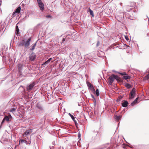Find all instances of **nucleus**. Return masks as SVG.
<instances>
[{
  "mask_svg": "<svg viewBox=\"0 0 149 149\" xmlns=\"http://www.w3.org/2000/svg\"><path fill=\"white\" fill-rule=\"evenodd\" d=\"M31 40V38H29L25 42L24 39L20 40L17 43V45L19 47H21L24 46L26 48H28L30 45V42Z\"/></svg>",
  "mask_w": 149,
  "mask_h": 149,
  "instance_id": "f257e3e1",
  "label": "nucleus"
},
{
  "mask_svg": "<svg viewBox=\"0 0 149 149\" xmlns=\"http://www.w3.org/2000/svg\"><path fill=\"white\" fill-rule=\"evenodd\" d=\"M115 79H116L117 81H120V79L117 75L114 74H112L109 76L108 79L109 84L111 85L114 81Z\"/></svg>",
  "mask_w": 149,
  "mask_h": 149,
  "instance_id": "f03ea898",
  "label": "nucleus"
},
{
  "mask_svg": "<svg viewBox=\"0 0 149 149\" xmlns=\"http://www.w3.org/2000/svg\"><path fill=\"white\" fill-rule=\"evenodd\" d=\"M36 113L37 114H40L44 111V109L43 106L39 103H37L36 105Z\"/></svg>",
  "mask_w": 149,
  "mask_h": 149,
  "instance_id": "7ed1b4c3",
  "label": "nucleus"
},
{
  "mask_svg": "<svg viewBox=\"0 0 149 149\" xmlns=\"http://www.w3.org/2000/svg\"><path fill=\"white\" fill-rule=\"evenodd\" d=\"M136 94V89L135 88H133L130 93L129 99L130 100H132L134 99Z\"/></svg>",
  "mask_w": 149,
  "mask_h": 149,
  "instance_id": "20e7f679",
  "label": "nucleus"
},
{
  "mask_svg": "<svg viewBox=\"0 0 149 149\" xmlns=\"http://www.w3.org/2000/svg\"><path fill=\"white\" fill-rule=\"evenodd\" d=\"M23 67L24 65L21 63L19 64L18 65V71L19 72V74L21 75H22L25 76L26 75V73H27V72L25 70L24 71L25 72L26 74H22V71L23 69Z\"/></svg>",
  "mask_w": 149,
  "mask_h": 149,
  "instance_id": "39448f33",
  "label": "nucleus"
},
{
  "mask_svg": "<svg viewBox=\"0 0 149 149\" xmlns=\"http://www.w3.org/2000/svg\"><path fill=\"white\" fill-rule=\"evenodd\" d=\"M38 6L40 10L42 11L44 10V5L41 0H37Z\"/></svg>",
  "mask_w": 149,
  "mask_h": 149,
  "instance_id": "423d86ee",
  "label": "nucleus"
},
{
  "mask_svg": "<svg viewBox=\"0 0 149 149\" xmlns=\"http://www.w3.org/2000/svg\"><path fill=\"white\" fill-rule=\"evenodd\" d=\"M131 3L132 4V5H128L125 6V8L127 11L128 12L130 11L133 7H134L135 4V3L134 2H132Z\"/></svg>",
  "mask_w": 149,
  "mask_h": 149,
  "instance_id": "0eeeda50",
  "label": "nucleus"
},
{
  "mask_svg": "<svg viewBox=\"0 0 149 149\" xmlns=\"http://www.w3.org/2000/svg\"><path fill=\"white\" fill-rule=\"evenodd\" d=\"M12 117L10 114H9L8 116L5 115L4 116V120L8 122L10 120V119H12Z\"/></svg>",
  "mask_w": 149,
  "mask_h": 149,
  "instance_id": "6e6552de",
  "label": "nucleus"
},
{
  "mask_svg": "<svg viewBox=\"0 0 149 149\" xmlns=\"http://www.w3.org/2000/svg\"><path fill=\"white\" fill-rule=\"evenodd\" d=\"M35 85V83L34 82H32L29 85L27 86L26 89L28 91H30L32 89L33 87Z\"/></svg>",
  "mask_w": 149,
  "mask_h": 149,
  "instance_id": "1a4fd4ad",
  "label": "nucleus"
},
{
  "mask_svg": "<svg viewBox=\"0 0 149 149\" xmlns=\"http://www.w3.org/2000/svg\"><path fill=\"white\" fill-rule=\"evenodd\" d=\"M31 141L30 140H29L28 141L26 140H24L23 139H21L19 141V144H21V143H25L26 144H30L31 143Z\"/></svg>",
  "mask_w": 149,
  "mask_h": 149,
  "instance_id": "9d476101",
  "label": "nucleus"
},
{
  "mask_svg": "<svg viewBox=\"0 0 149 149\" xmlns=\"http://www.w3.org/2000/svg\"><path fill=\"white\" fill-rule=\"evenodd\" d=\"M29 58L30 60L32 61H33L36 58V55L33 52L30 55Z\"/></svg>",
  "mask_w": 149,
  "mask_h": 149,
  "instance_id": "9b49d317",
  "label": "nucleus"
},
{
  "mask_svg": "<svg viewBox=\"0 0 149 149\" xmlns=\"http://www.w3.org/2000/svg\"><path fill=\"white\" fill-rule=\"evenodd\" d=\"M33 131L32 129H31L27 130L25 132L24 134H23V136H24V135L27 136L30 134Z\"/></svg>",
  "mask_w": 149,
  "mask_h": 149,
  "instance_id": "f8f14e48",
  "label": "nucleus"
},
{
  "mask_svg": "<svg viewBox=\"0 0 149 149\" xmlns=\"http://www.w3.org/2000/svg\"><path fill=\"white\" fill-rule=\"evenodd\" d=\"M128 104V102L127 101H123L122 103V105L123 107H126L127 106Z\"/></svg>",
  "mask_w": 149,
  "mask_h": 149,
  "instance_id": "ddd939ff",
  "label": "nucleus"
},
{
  "mask_svg": "<svg viewBox=\"0 0 149 149\" xmlns=\"http://www.w3.org/2000/svg\"><path fill=\"white\" fill-rule=\"evenodd\" d=\"M122 117L121 116H118L117 115H114V118L117 121H118L119 120L121 119Z\"/></svg>",
  "mask_w": 149,
  "mask_h": 149,
  "instance_id": "4468645a",
  "label": "nucleus"
},
{
  "mask_svg": "<svg viewBox=\"0 0 149 149\" xmlns=\"http://www.w3.org/2000/svg\"><path fill=\"white\" fill-rule=\"evenodd\" d=\"M88 12L90 13V15H91L93 17H94V15L93 11L90 9V8H88Z\"/></svg>",
  "mask_w": 149,
  "mask_h": 149,
  "instance_id": "2eb2a0df",
  "label": "nucleus"
},
{
  "mask_svg": "<svg viewBox=\"0 0 149 149\" xmlns=\"http://www.w3.org/2000/svg\"><path fill=\"white\" fill-rule=\"evenodd\" d=\"M139 97H137L133 102H132L131 104L132 106H134L136 103H137V100L138 99Z\"/></svg>",
  "mask_w": 149,
  "mask_h": 149,
  "instance_id": "dca6fc26",
  "label": "nucleus"
},
{
  "mask_svg": "<svg viewBox=\"0 0 149 149\" xmlns=\"http://www.w3.org/2000/svg\"><path fill=\"white\" fill-rule=\"evenodd\" d=\"M21 9V8L20 6L18 7L16 9L15 11L17 13H19L20 12V10Z\"/></svg>",
  "mask_w": 149,
  "mask_h": 149,
  "instance_id": "f3484780",
  "label": "nucleus"
},
{
  "mask_svg": "<svg viewBox=\"0 0 149 149\" xmlns=\"http://www.w3.org/2000/svg\"><path fill=\"white\" fill-rule=\"evenodd\" d=\"M37 41H36L35 43L33 45L32 47V48L30 49V50L31 51H33L35 48L36 46L37 43Z\"/></svg>",
  "mask_w": 149,
  "mask_h": 149,
  "instance_id": "a211bd4d",
  "label": "nucleus"
},
{
  "mask_svg": "<svg viewBox=\"0 0 149 149\" xmlns=\"http://www.w3.org/2000/svg\"><path fill=\"white\" fill-rule=\"evenodd\" d=\"M131 77L130 76L125 75L123 77V78L125 80H127L128 79H130Z\"/></svg>",
  "mask_w": 149,
  "mask_h": 149,
  "instance_id": "6ab92c4d",
  "label": "nucleus"
},
{
  "mask_svg": "<svg viewBox=\"0 0 149 149\" xmlns=\"http://www.w3.org/2000/svg\"><path fill=\"white\" fill-rule=\"evenodd\" d=\"M52 59V58H50L49 59H48L47 61H46L44 64H47L49 63L50 61Z\"/></svg>",
  "mask_w": 149,
  "mask_h": 149,
  "instance_id": "aec40b11",
  "label": "nucleus"
},
{
  "mask_svg": "<svg viewBox=\"0 0 149 149\" xmlns=\"http://www.w3.org/2000/svg\"><path fill=\"white\" fill-rule=\"evenodd\" d=\"M149 79V74H147L143 78V80H147Z\"/></svg>",
  "mask_w": 149,
  "mask_h": 149,
  "instance_id": "412c9836",
  "label": "nucleus"
},
{
  "mask_svg": "<svg viewBox=\"0 0 149 149\" xmlns=\"http://www.w3.org/2000/svg\"><path fill=\"white\" fill-rule=\"evenodd\" d=\"M125 86L128 88H130L131 87V85L129 84L126 83L125 84Z\"/></svg>",
  "mask_w": 149,
  "mask_h": 149,
  "instance_id": "4be33fe9",
  "label": "nucleus"
},
{
  "mask_svg": "<svg viewBox=\"0 0 149 149\" xmlns=\"http://www.w3.org/2000/svg\"><path fill=\"white\" fill-rule=\"evenodd\" d=\"M95 93L96 95L97 96H98L99 95V91L98 89H96V91L95 92Z\"/></svg>",
  "mask_w": 149,
  "mask_h": 149,
  "instance_id": "5701e85b",
  "label": "nucleus"
},
{
  "mask_svg": "<svg viewBox=\"0 0 149 149\" xmlns=\"http://www.w3.org/2000/svg\"><path fill=\"white\" fill-rule=\"evenodd\" d=\"M69 115L71 117L72 119V120L74 121H75V117H74L73 115L70 114V113H69Z\"/></svg>",
  "mask_w": 149,
  "mask_h": 149,
  "instance_id": "b1692460",
  "label": "nucleus"
},
{
  "mask_svg": "<svg viewBox=\"0 0 149 149\" xmlns=\"http://www.w3.org/2000/svg\"><path fill=\"white\" fill-rule=\"evenodd\" d=\"M118 74H120L121 75H124L125 76L127 74L126 72H118Z\"/></svg>",
  "mask_w": 149,
  "mask_h": 149,
  "instance_id": "393cba45",
  "label": "nucleus"
},
{
  "mask_svg": "<svg viewBox=\"0 0 149 149\" xmlns=\"http://www.w3.org/2000/svg\"><path fill=\"white\" fill-rule=\"evenodd\" d=\"M16 14H17V13L14 11L12 14L13 17H15L16 15Z\"/></svg>",
  "mask_w": 149,
  "mask_h": 149,
  "instance_id": "a878e982",
  "label": "nucleus"
},
{
  "mask_svg": "<svg viewBox=\"0 0 149 149\" xmlns=\"http://www.w3.org/2000/svg\"><path fill=\"white\" fill-rule=\"evenodd\" d=\"M91 96L94 99V103L95 104H96V101L95 99V98L94 96L93 95L91 94Z\"/></svg>",
  "mask_w": 149,
  "mask_h": 149,
  "instance_id": "bb28decb",
  "label": "nucleus"
},
{
  "mask_svg": "<svg viewBox=\"0 0 149 149\" xmlns=\"http://www.w3.org/2000/svg\"><path fill=\"white\" fill-rule=\"evenodd\" d=\"M16 31L17 32V33H18V32H19V29L18 28V26H17V25H16Z\"/></svg>",
  "mask_w": 149,
  "mask_h": 149,
  "instance_id": "cd10ccee",
  "label": "nucleus"
},
{
  "mask_svg": "<svg viewBox=\"0 0 149 149\" xmlns=\"http://www.w3.org/2000/svg\"><path fill=\"white\" fill-rule=\"evenodd\" d=\"M15 108H13L10 110V111L12 112H13L14 111H15Z\"/></svg>",
  "mask_w": 149,
  "mask_h": 149,
  "instance_id": "c85d7f7f",
  "label": "nucleus"
},
{
  "mask_svg": "<svg viewBox=\"0 0 149 149\" xmlns=\"http://www.w3.org/2000/svg\"><path fill=\"white\" fill-rule=\"evenodd\" d=\"M125 38L127 41L128 40H129V39L128 38V37L127 36H125Z\"/></svg>",
  "mask_w": 149,
  "mask_h": 149,
  "instance_id": "c756f323",
  "label": "nucleus"
},
{
  "mask_svg": "<svg viewBox=\"0 0 149 149\" xmlns=\"http://www.w3.org/2000/svg\"><path fill=\"white\" fill-rule=\"evenodd\" d=\"M125 15L126 17H127V13H124L123 15V17H124L125 16Z\"/></svg>",
  "mask_w": 149,
  "mask_h": 149,
  "instance_id": "7c9ffc66",
  "label": "nucleus"
},
{
  "mask_svg": "<svg viewBox=\"0 0 149 149\" xmlns=\"http://www.w3.org/2000/svg\"><path fill=\"white\" fill-rule=\"evenodd\" d=\"M99 44H100V42L99 41H98L97 42V43L96 44V46L98 47L99 45Z\"/></svg>",
  "mask_w": 149,
  "mask_h": 149,
  "instance_id": "2f4dec72",
  "label": "nucleus"
},
{
  "mask_svg": "<svg viewBox=\"0 0 149 149\" xmlns=\"http://www.w3.org/2000/svg\"><path fill=\"white\" fill-rule=\"evenodd\" d=\"M49 148H50V149H53L54 148V147L53 146H49Z\"/></svg>",
  "mask_w": 149,
  "mask_h": 149,
  "instance_id": "473e14b6",
  "label": "nucleus"
},
{
  "mask_svg": "<svg viewBox=\"0 0 149 149\" xmlns=\"http://www.w3.org/2000/svg\"><path fill=\"white\" fill-rule=\"evenodd\" d=\"M51 17V16L50 15H47V16H46V17H47V18H50V17Z\"/></svg>",
  "mask_w": 149,
  "mask_h": 149,
  "instance_id": "72a5a7b5",
  "label": "nucleus"
},
{
  "mask_svg": "<svg viewBox=\"0 0 149 149\" xmlns=\"http://www.w3.org/2000/svg\"><path fill=\"white\" fill-rule=\"evenodd\" d=\"M78 137L79 138L80 137L81 134L80 133H78Z\"/></svg>",
  "mask_w": 149,
  "mask_h": 149,
  "instance_id": "f704fd0d",
  "label": "nucleus"
},
{
  "mask_svg": "<svg viewBox=\"0 0 149 149\" xmlns=\"http://www.w3.org/2000/svg\"><path fill=\"white\" fill-rule=\"evenodd\" d=\"M55 142L54 141H53L52 142V144L53 145H54V146L55 145Z\"/></svg>",
  "mask_w": 149,
  "mask_h": 149,
  "instance_id": "c9c22d12",
  "label": "nucleus"
},
{
  "mask_svg": "<svg viewBox=\"0 0 149 149\" xmlns=\"http://www.w3.org/2000/svg\"><path fill=\"white\" fill-rule=\"evenodd\" d=\"M5 120H4V118L3 119L2 122H1V124H3L4 123V121Z\"/></svg>",
  "mask_w": 149,
  "mask_h": 149,
  "instance_id": "e433bc0d",
  "label": "nucleus"
},
{
  "mask_svg": "<svg viewBox=\"0 0 149 149\" xmlns=\"http://www.w3.org/2000/svg\"><path fill=\"white\" fill-rule=\"evenodd\" d=\"M113 72H115V73H118V72H117V71H116L115 70H113Z\"/></svg>",
  "mask_w": 149,
  "mask_h": 149,
  "instance_id": "4c0bfd02",
  "label": "nucleus"
},
{
  "mask_svg": "<svg viewBox=\"0 0 149 149\" xmlns=\"http://www.w3.org/2000/svg\"><path fill=\"white\" fill-rule=\"evenodd\" d=\"M65 38H63L62 40L63 42H64L65 41Z\"/></svg>",
  "mask_w": 149,
  "mask_h": 149,
  "instance_id": "58836bf2",
  "label": "nucleus"
},
{
  "mask_svg": "<svg viewBox=\"0 0 149 149\" xmlns=\"http://www.w3.org/2000/svg\"><path fill=\"white\" fill-rule=\"evenodd\" d=\"M89 87L90 88H92V87H93V86L91 84H90Z\"/></svg>",
  "mask_w": 149,
  "mask_h": 149,
  "instance_id": "ea45409f",
  "label": "nucleus"
},
{
  "mask_svg": "<svg viewBox=\"0 0 149 149\" xmlns=\"http://www.w3.org/2000/svg\"><path fill=\"white\" fill-rule=\"evenodd\" d=\"M74 122L75 124L76 125V123H77V122L75 120V121H74Z\"/></svg>",
  "mask_w": 149,
  "mask_h": 149,
  "instance_id": "a19ab883",
  "label": "nucleus"
},
{
  "mask_svg": "<svg viewBox=\"0 0 149 149\" xmlns=\"http://www.w3.org/2000/svg\"><path fill=\"white\" fill-rule=\"evenodd\" d=\"M132 2H131V3H130V5H132V4L131 3H132Z\"/></svg>",
  "mask_w": 149,
  "mask_h": 149,
  "instance_id": "79ce46f5",
  "label": "nucleus"
},
{
  "mask_svg": "<svg viewBox=\"0 0 149 149\" xmlns=\"http://www.w3.org/2000/svg\"><path fill=\"white\" fill-rule=\"evenodd\" d=\"M120 6H121V5L122 3H120Z\"/></svg>",
  "mask_w": 149,
  "mask_h": 149,
  "instance_id": "37998d69",
  "label": "nucleus"
}]
</instances>
